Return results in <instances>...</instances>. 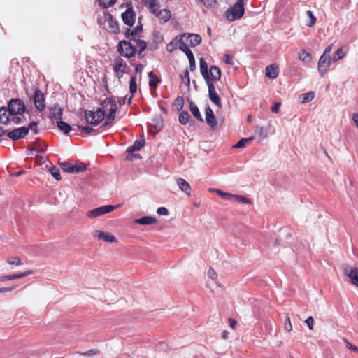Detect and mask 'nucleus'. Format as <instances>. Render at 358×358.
Listing matches in <instances>:
<instances>
[{
  "label": "nucleus",
  "mask_w": 358,
  "mask_h": 358,
  "mask_svg": "<svg viewBox=\"0 0 358 358\" xmlns=\"http://www.w3.org/2000/svg\"><path fill=\"white\" fill-rule=\"evenodd\" d=\"M200 71L208 88V97L211 102L219 108H222L221 99L217 93L214 83H211L210 74L206 62L203 58L200 59Z\"/></svg>",
  "instance_id": "nucleus-1"
},
{
  "label": "nucleus",
  "mask_w": 358,
  "mask_h": 358,
  "mask_svg": "<svg viewBox=\"0 0 358 358\" xmlns=\"http://www.w3.org/2000/svg\"><path fill=\"white\" fill-rule=\"evenodd\" d=\"M103 111L104 117L106 116V121L103 124V127L109 125L112 121L115 119L116 111L117 110V106L115 100L112 98H106L101 102V107L99 108Z\"/></svg>",
  "instance_id": "nucleus-2"
},
{
  "label": "nucleus",
  "mask_w": 358,
  "mask_h": 358,
  "mask_svg": "<svg viewBox=\"0 0 358 358\" xmlns=\"http://www.w3.org/2000/svg\"><path fill=\"white\" fill-rule=\"evenodd\" d=\"M98 23L100 26H103L113 34L120 32V27L117 20L110 13H104L103 16L98 17Z\"/></svg>",
  "instance_id": "nucleus-3"
},
{
  "label": "nucleus",
  "mask_w": 358,
  "mask_h": 358,
  "mask_svg": "<svg viewBox=\"0 0 358 358\" xmlns=\"http://www.w3.org/2000/svg\"><path fill=\"white\" fill-rule=\"evenodd\" d=\"M244 0H238L230 9L226 12V17L230 21L240 19L243 17L244 9Z\"/></svg>",
  "instance_id": "nucleus-4"
},
{
  "label": "nucleus",
  "mask_w": 358,
  "mask_h": 358,
  "mask_svg": "<svg viewBox=\"0 0 358 358\" xmlns=\"http://www.w3.org/2000/svg\"><path fill=\"white\" fill-rule=\"evenodd\" d=\"M113 69L115 76L120 80L124 74L129 72V67L122 57L117 56L113 60Z\"/></svg>",
  "instance_id": "nucleus-5"
},
{
  "label": "nucleus",
  "mask_w": 358,
  "mask_h": 358,
  "mask_svg": "<svg viewBox=\"0 0 358 358\" xmlns=\"http://www.w3.org/2000/svg\"><path fill=\"white\" fill-rule=\"evenodd\" d=\"M119 53L126 58H131L136 53V48L131 41L126 40L120 41L117 45Z\"/></svg>",
  "instance_id": "nucleus-6"
},
{
  "label": "nucleus",
  "mask_w": 358,
  "mask_h": 358,
  "mask_svg": "<svg viewBox=\"0 0 358 358\" xmlns=\"http://www.w3.org/2000/svg\"><path fill=\"white\" fill-rule=\"evenodd\" d=\"M84 117L87 123L97 125L104 120V114L103 111L99 108L95 111L85 110L84 111Z\"/></svg>",
  "instance_id": "nucleus-7"
},
{
  "label": "nucleus",
  "mask_w": 358,
  "mask_h": 358,
  "mask_svg": "<svg viewBox=\"0 0 358 358\" xmlns=\"http://www.w3.org/2000/svg\"><path fill=\"white\" fill-rule=\"evenodd\" d=\"M9 114L11 115H21L25 110V105L22 100L20 99H12L8 104Z\"/></svg>",
  "instance_id": "nucleus-8"
},
{
  "label": "nucleus",
  "mask_w": 358,
  "mask_h": 358,
  "mask_svg": "<svg viewBox=\"0 0 358 358\" xmlns=\"http://www.w3.org/2000/svg\"><path fill=\"white\" fill-rule=\"evenodd\" d=\"M61 169L66 173H78L86 170L87 166L83 162L76 164H71L69 162H59Z\"/></svg>",
  "instance_id": "nucleus-9"
},
{
  "label": "nucleus",
  "mask_w": 358,
  "mask_h": 358,
  "mask_svg": "<svg viewBox=\"0 0 358 358\" xmlns=\"http://www.w3.org/2000/svg\"><path fill=\"white\" fill-rule=\"evenodd\" d=\"M119 205L113 206V205H107L100 206L99 208L91 210L87 213V216L90 218H95L96 217L101 216L102 215L110 213L113 211L115 209L117 208Z\"/></svg>",
  "instance_id": "nucleus-10"
},
{
  "label": "nucleus",
  "mask_w": 358,
  "mask_h": 358,
  "mask_svg": "<svg viewBox=\"0 0 358 358\" xmlns=\"http://www.w3.org/2000/svg\"><path fill=\"white\" fill-rule=\"evenodd\" d=\"M345 275L350 278L351 282L358 287V267H352L348 264L343 265Z\"/></svg>",
  "instance_id": "nucleus-11"
},
{
  "label": "nucleus",
  "mask_w": 358,
  "mask_h": 358,
  "mask_svg": "<svg viewBox=\"0 0 358 358\" xmlns=\"http://www.w3.org/2000/svg\"><path fill=\"white\" fill-rule=\"evenodd\" d=\"M331 64L330 58L328 55H321L317 63V69L321 75L323 76L328 71Z\"/></svg>",
  "instance_id": "nucleus-12"
},
{
  "label": "nucleus",
  "mask_w": 358,
  "mask_h": 358,
  "mask_svg": "<svg viewBox=\"0 0 358 358\" xmlns=\"http://www.w3.org/2000/svg\"><path fill=\"white\" fill-rule=\"evenodd\" d=\"M29 133V128L22 127L7 132V136L13 141L24 138Z\"/></svg>",
  "instance_id": "nucleus-13"
},
{
  "label": "nucleus",
  "mask_w": 358,
  "mask_h": 358,
  "mask_svg": "<svg viewBox=\"0 0 358 358\" xmlns=\"http://www.w3.org/2000/svg\"><path fill=\"white\" fill-rule=\"evenodd\" d=\"M34 103L38 111H43L45 108V96L40 90H36L34 92Z\"/></svg>",
  "instance_id": "nucleus-14"
},
{
  "label": "nucleus",
  "mask_w": 358,
  "mask_h": 358,
  "mask_svg": "<svg viewBox=\"0 0 358 358\" xmlns=\"http://www.w3.org/2000/svg\"><path fill=\"white\" fill-rule=\"evenodd\" d=\"M121 17L124 24L131 27L135 22L136 13L131 6L122 13Z\"/></svg>",
  "instance_id": "nucleus-15"
},
{
  "label": "nucleus",
  "mask_w": 358,
  "mask_h": 358,
  "mask_svg": "<svg viewBox=\"0 0 358 358\" xmlns=\"http://www.w3.org/2000/svg\"><path fill=\"white\" fill-rule=\"evenodd\" d=\"M205 117L206 124L213 129H215L217 125V119L214 113L210 106L205 109Z\"/></svg>",
  "instance_id": "nucleus-16"
},
{
  "label": "nucleus",
  "mask_w": 358,
  "mask_h": 358,
  "mask_svg": "<svg viewBox=\"0 0 358 358\" xmlns=\"http://www.w3.org/2000/svg\"><path fill=\"white\" fill-rule=\"evenodd\" d=\"M94 236L99 240H103L106 242L113 243L117 242V239L111 233L104 232L100 230H96L94 232Z\"/></svg>",
  "instance_id": "nucleus-17"
},
{
  "label": "nucleus",
  "mask_w": 358,
  "mask_h": 358,
  "mask_svg": "<svg viewBox=\"0 0 358 358\" xmlns=\"http://www.w3.org/2000/svg\"><path fill=\"white\" fill-rule=\"evenodd\" d=\"M210 72V80L211 83H213L215 81H218L221 78L222 72L219 67L216 66H211L209 69Z\"/></svg>",
  "instance_id": "nucleus-18"
},
{
  "label": "nucleus",
  "mask_w": 358,
  "mask_h": 358,
  "mask_svg": "<svg viewBox=\"0 0 358 358\" xmlns=\"http://www.w3.org/2000/svg\"><path fill=\"white\" fill-rule=\"evenodd\" d=\"M266 76L274 79L278 76V66L276 64H270L266 67L265 69Z\"/></svg>",
  "instance_id": "nucleus-19"
},
{
  "label": "nucleus",
  "mask_w": 358,
  "mask_h": 358,
  "mask_svg": "<svg viewBox=\"0 0 358 358\" xmlns=\"http://www.w3.org/2000/svg\"><path fill=\"white\" fill-rule=\"evenodd\" d=\"M176 182L182 192H185L188 196L191 194V186L183 178H178L177 179Z\"/></svg>",
  "instance_id": "nucleus-20"
},
{
  "label": "nucleus",
  "mask_w": 358,
  "mask_h": 358,
  "mask_svg": "<svg viewBox=\"0 0 358 358\" xmlns=\"http://www.w3.org/2000/svg\"><path fill=\"white\" fill-rule=\"evenodd\" d=\"M8 108L6 107L0 108V124H8L10 122Z\"/></svg>",
  "instance_id": "nucleus-21"
},
{
  "label": "nucleus",
  "mask_w": 358,
  "mask_h": 358,
  "mask_svg": "<svg viewBox=\"0 0 358 358\" xmlns=\"http://www.w3.org/2000/svg\"><path fill=\"white\" fill-rule=\"evenodd\" d=\"M157 219L154 217L144 216L134 220V222L141 225H150L157 222Z\"/></svg>",
  "instance_id": "nucleus-22"
},
{
  "label": "nucleus",
  "mask_w": 358,
  "mask_h": 358,
  "mask_svg": "<svg viewBox=\"0 0 358 358\" xmlns=\"http://www.w3.org/2000/svg\"><path fill=\"white\" fill-rule=\"evenodd\" d=\"M144 139L136 140L131 146H129L127 148V152L128 153H132L134 151H138L144 146Z\"/></svg>",
  "instance_id": "nucleus-23"
},
{
  "label": "nucleus",
  "mask_w": 358,
  "mask_h": 358,
  "mask_svg": "<svg viewBox=\"0 0 358 358\" xmlns=\"http://www.w3.org/2000/svg\"><path fill=\"white\" fill-rule=\"evenodd\" d=\"M189 110L196 119L200 122H203V119L200 113L199 108L192 101H189Z\"/></svg>",
  "instance_id": "nucleus-24"
},
{
  "label": "nucleus",
  "mask_w": 358,
  "mask_h": 358,
  "mask_svg": "<svg viewBox=\"0 0 358 358\" xmlns=\"http://www.w3.org/2000/svg\"><path fill=\"white\" fill-rule=\"evenodd\" d=\"M148 8L150 13H153L157 17V13L161 10L160 6L157 0H148Z\"/></svg>",
  "instance_id": "nucleus-25"
},
{
  "label": "nucleus",
  "mask_w": 358,
  "mask_h": 358,
  "mask_svg": "<svg viewBox=\"0 0 358 358\" xmlns=\"http://www.w3.org/2000/svg\"><path fill=\"white\" fill-rule=\"evenodd\" d=\"M171 17V13L168 9H162L159 13H157V17L159 20L163 22H168Z\"/></svg>",
  "instance_id": "nucleus-26"
},
{
  "label": "nucleus",
  "mask_w": 358,
  "mask_h": 358,
  "mask_svg": "<svg viewBox=\"0 0 358 358\" xmlns=\"http://www.w3.org/2000/svg\"><path fill=\"white\" fill-rule=\"evenodd\" d=\"M179 41V49L183 50L184 47L186 46L187 48L190 47L189 39L188 37V34H184L178 36Z\"/></svg>",
  "instance_id": "nucleus-27"
},
{
  "label": "nucleus",
  "mask_w": 358,
  "mask_h": 358,
  "mask_svg": "<svg viewBox=\"0 0 358 358\" xmlns=\"http://www.w3.org/2000/svg\"><path fill=\"white\" fill-rule=\"evenodd\" d=\"M148 77H149V86L152 89H156L158 83L160 81L159 78L155 74H154V73L152 71H150L148 73Z\"/></svg>",
  "instance_id": "nucleus-28"
},
{
  "label": "nucleus",
  "mask_w": 358,
  "mask_h": 358,
  "mask_svg": "<svg viewBox=\"0 0 358 358\" xmlns=\"http://www.w3.org/2000/svg\"><path fill=\"white\" fill-rule=\"evenodd\" d=\"M189 39L190 47H195L200 44L201 42V37L199 34H188Z\"/></svg>",
  "instance_id": "nucleus-29"
},
{
  "label": "nucleus",
  "mask_w": 358,
  "mask_h": 358,
  "mask_svg": "<svg viewBox=\"0 0 358 358\" xmlns=\"http://www.w3.org/2000/svg\"><path fill=\"white\" fill-rule=\"evenodd\" d=\"M210 191H213V192H216L217 195H219L220 197H222V199H224L225 200L230 201L234 199V194H229L227 192H224L220 189H210Z\"/></svg>",
  "instance_id": "nucleus-30"
},
{
  "label": "nucleus",
  "mask_w": 358,
  "mask_h": 358,
  "mask_svg": "<svg viewBox=\"0 0 358 358\" xmlns=\"http://www.w3.org/2000/svg\"><path fill=\"white\" fill-rule=\"evenodd\" d=\"M57 125L58 128L59 129V130H61L66 134H69L70 132V131L71 130V127L65 122L58 121L57 122Z\"/></svg>",
  "instance_id": "nucleus-31"
},
{
  "label": "nucleus",
  "mask_w": 358,
  "mask_h": 358,
  "mask_svg": "<svg viewBox=\"0 0 358 358\" xmlns=\"http://www.w3.org/2000/svg\"><path fill=\"white\" fill-rule=\"evenodd\" d=\"M125 36L129 40L133 41L134 42L139 41L141 37V35L138 34L137 33H136L133 31H130L129 29H128L125 32Z\"/></svg>",
  "instance_id": "nucleus-32"
},
{
  "label": "nucleus",
  "mask_w": 358,
  "mask_h": 358,
  "mask_svg": "<svg viewBox=\"0 0 358 358\" xmlns=\"http://www.w3.org/2000/svg\"><path fill=\"white\" fill-rule=\"evenodd\" d=\"M136 43V52H138V55H141L143 51H144L146 49L147 44L144 40L140 39L139 41H137Z\"/></svg>",
  "instance_id": "nucleus-33"
},
{
  "label": "nucleus",
  "mask_w": 358,
  "mask_h": 358,
  "mask_svg": "<svg viewBox=\"0 0 358 358\" xmlns=\"http://www.w3.org/2000/svg\"><path fill=\"white\" fill-rule=\"evenodd\" d=\"M179 48L178 36H176L169 44L166 45V49L169 52H172L176 48Z\"/></svg>",
  "instance_id": "nucleus-34"
},
{
  "label": "nucleus",
  "mask_w": 358,
  "mask_h": 358,
  "mask_svg": "<svg viewBox=\"0 0 358 358\" xmlns=\"http://www.w3.org/2000/svg\"><path fill=\"white\" fill-rule=\"evenodd\" d=\"M78 129L80 132H85L87 135H90V134H91L92 133H94V134H97V133H98L96 129H94L92 127H89V126H86V127H85V126H78Z\"/></svg>",
  "instance_id": "nucleus-35"
},
{
  "label": "nucleus",
  "mask_w": 358,
  "mask_h": 358,
  "mask_svg": "<svg viewBox=\"0 0 358 358\" xmlns=\"http://www.w3.org/2000/svg\"><path fill=\"white\" fill-rule=\"evenodd\" d=\"M299 58L303 62H308L311 60V55L305 50H301L299 52Z\"/></svg>",
  "instance_id": "nucleus-36"
},
{
  "label": "nucleus",
  "mask_w": 358,
  "mask_h": 358,
  "mask_svg": "<svg viewBox=\"0 0 358 358\" xmlns=\"http://www.w3.org/2000/svg\"><path fill=\"white\" fill-rule=\"evenodd\" d=\"M129 91L132 95L137 91L136 77L135 76H132L131 77L129 82Z\"/></svg>",
  "instance_id": "nucleus-37"
},
{
  "label": "nucleus",
  "mask_w": 358,
  "mask_h": 358,
  "mask_svg": "<svg viewBox=\"0 0 358 358\" xmlns=\"http://www.w3.org/2000/svg\"><path fill=\"white\" fill-rule=\"evenodd\" d=\"M197 3L203 6L206 8H213L216 4V0H196Z\"/></svg>",
  "instance_id": "nucleus-38"
},
{
  "label": "nucleus",
  "mask_w": 358,
  "mask_h": 358,
  "mask_svg": "<svg viewBox=\"0 0 358 358\" xmlns=\"http://www.w3.org/2000/svg\"><path fill=\"white\" fill-rule=\"evenodd\" d=\"M7 263L10 265L20 266L23 264L22 261L18 257H10L7 259Z\"/></svg>",
  "instance_id": "nucleus-39"
},
{
  "label": "nucleus",
  "mask_w": 358,
  "mask_h": 358,
  "mask_svg": "<svg viewBox=\"0 0 358 358\" xmlns=\"http://www.w3.org/2000/svg\"><path fill=\"white\" fill-rule=\"evenodd\" d=\"M189 115L187 111H182L179 115V122L182 124H186L189 122Z\"/></svg>",
  "instance_id": "nucleus-40"
},
{
  "label": "nucleus",
  "mask_w": 358,
  "mask_h": 358,
  "mask_svg": "<svg viewBox=\"0 0 358 358\" xmlns=\"http://www.w3.org/2000/svg\"><path fill=\"white\" fill-rule=\"evenodd\" d=\"M254 139L253 137H250L247 138H241L238 141V143L234 146L236 148H241L245 146L246 143L250 142Z\"/></svg>",
  "instance_id": "nucleus-41"
},
{
  "label": "nucleus",
  "mask_w": 358,
  "mask_h": 358,
  "mask_svg": "<svg viewBox=\"0 0 358 358\" xmlns=\"http://www.w3.org/2000/svg\"><path fill=\"white\" fill-rule=\"evenodd\" d=\"M233 199L236 201L241 202L243 203H251V200L250 199L241 195L234 194Z\"/></svg>",
  "instance_id": "nucleus-42"
},
{
  "label": "nucleus",
  "mask_w": 358,
  "mask_h": 358,
  "mask_svg": "<svg viewBox=\"0 0 358 358\" xmlns=\"http://www.w3.org/2000/svg\"><path fill=\"white\" fill-rule=\"evenodd\" d=\"M49 171L50 173H51V175L57 180H60L62 179V177H61V175H60V171L59 170L55 167V166H53V167H51L50 169H49Z\"/></svg>",
  "instance_id": "nucleus-43"
},
{
  "label": "nucleus",
  "mask_w": 358,
  "mask_h": 358,
  "mask_svg": "<svg viewBox=\"0 0 358 358\" xmlns=\"http://www.w3.org/2000/svg\"><path fill=\"white\" fill-rule=\"evenodd\" d=\"M117 0H99V4L105 8L113 6Z\"/></svg>",
  "instance_id": "nucleus-44"
},
{
  "label": "nucleus",
  "mask_w": 358,
  "mask_h": 358,
  "mask_svg": "<svg viewBox=\"0 0 358 358\" xmlns=\"http://www.w3.org/2000/svg\"><path fill=\"white\" fill-rule=\"evenodd\" d=\"M181 78H182V80L184 83V84L186 86L189 87V85H190V78H189V71H188L187 69H186L184 71L183 75L181 76Z\"/></svg>",
  "instance_id": "nucleus-45"
},
{
  "label": "nucleus",
  "mask_w": 358,
  "mask_h": 358,
  "mask_svg": "<svg viewBox=\"0 0 358 358\" xmlns=\"http://www.w3.org/2000/svg\"><path fill=\"white\" fill-rule=\"evenodd\" d=\"M306 15L310 19V22L308 24V26L309 27H313L316 22V17L314 16L313 12L310 10H308L306 12Z\"/></svg>",
  "instance_id": "nucleus-46"
},
{
  "label": "nucleus",
  "mask_w": 358,
  "mask_h": 358,
  "mask_svg": "<svg viewBox=\"0 0 358 358\" xmlns=\"http://www.w3.org/2000/svg\"><path fill=\"white\" fill-rule=\"evenodd\" d=\"M314 96H315V94H314V92H313L303 94L302 102L307 103V102L311 101L313 99Z\"/></svg>",
  "instance_id": "nucleus-47"
},
{
  "label": "nucleus",
  "mask_w": 358,
  "mask_h": 358,
  "mask_svg": "<svg viewBox=\"0 0 358 358\" xmlns=\"http://www.w3.org/2000/svg\"><path fill=\"white\" fill-rule=\"evenodd\" d=\"M174 104L177 107L178 110H181L184 106L183 98L182 96H178L175 100Z\"/></svg>",
  "instance_id": "nucleus-48"
},
{
  "label": "nucleus",
  "mask_w": 358,
  "mask_h": 358,
  "mask_svg": "<svg viewBox=\"0 0 358 358\" xmlns=\"http://www.w3.org/2000/svg\"><path fill=\"white\" fill-rule=\"evenodd\" d=\"M182 52H184L186 55L188 57V59L189 61H191L192 59H194V54L192 53V52L189 50V48L185 46L184 47V49L183 50H181Z\"/></svg>",
  "instance_id": "nucleus-49"
},
{
  "label": "nucleus",
  "mask_w": 358,
  "mask_h": 358,
  "mask_svg": "<svg viewBox=\"0 0 358 358\" xmlns=\"http://www.w3.org/2000/svg\"><path fill=\"white\" fill-rule=\"evenodd\" d=\"M182 52H184L186 55L188 57V59L189 61H191L192 59H194V54L192 53V52L189 50V48L185 46L184 47V49L183 50H181Z\"/></svg>",
  "instance_id": "nucleus-50"
},
{
  "label": "nucleus",
  "mask_w": 358,
  "mask_h": 358,
  "mask_svg": "<svg viewBox=\"0 0 358 358\" xmlns=\"http://www.w3.org/2000/svg\"><path fill=\"white\" fill-rule=\"evenodd\" d=\"M345 53L343 52V48H338L334 53V59L336 60L342 59L345 56Z\"/></svg>",
  "instance_id": "nucleus-51"
},
{
  "label": "nucleus",
  "mask_w": 358,
  "mask_h": 358,
  "mask_svg": "<svg viewBox=\"0 0 358 358\" xmlns=\"http://www.w3.org/2000/svg\"><path fill=\"white\" fill-rule=\"evenodd\" d=\"M27 128H29V130L33 131V132L34 134H37L38 133V124H37V122H36L34 121L31 122L29 124V126Z\"/></svg>",
  "instance_id": "nucleus-52"
},
{
  "label": "nucleus",
  "mask_w": 358,
  "mask_h": 358,
  "mask_svg": "<svg viewBox=\"0 0 358 358\" xmlns=\"http://www.w3.org/2000/svg\"><path fill=\"white\" fill-rule=\"evenodd\" d=\"M285 329L287 331L289 332L292 329V325L290 321V318L288 315H287L285 322Z\"/></svg>",
  "instance_id": "nucleus-53"
},
{
  "label": "nucleus",
  "mask_w": 358,
  "mask_h": 358,
  "mask_svg": "<svg viewBox=\"0 0 358 358\" xmlns=\"http://www.w3.org/2000/svg\"><path fill=\"white\" fill-rule=\"evenodd\" d=\"M32 273H33L32 271L29 270V271H27L24 272V273H17V274H13L14 280L26 277V276H27V275H29L30 274H32Z\"/></svg>",
  "instance_id": "nucleus-54"
},
{
  "label": "nucleus",
  "mask_w": 358,
  "mask_h": 358,
  "mask_svg": "<svg viewBox=\"0 0 358 358\" xmlns=\"http://www.w3.org/2000/svg\"><path fill=\"white\" fill-rule=\"evenodd\" d=\"M305 322L306 324H307V326L308 327V328L312 330L313 329V326H314V319L312 316H310L308 317L306 320H305Z\"/></svg>",
  "instance_id": "nucleus-55"
},
{
  "label": "nucleus",
  "mask_w": 358,
  "mask_h": 358,
  "mask_svg": "<svg viewBox=\"0 0 358 358\" xmlns=\"http://www.w3.org/2000/svg\"><path fill=\"white\" fill-rule=\"evenodd\" d=\"M224 62L227 64L233 65L234 64V58L230 55H225L224 57Z\"/></svg>",
  "instance_id": "nucleus-56"
},
{
  "label": "nucleus",
  "mask_w": 358,
  "mask_h": 358,
  "mask_svg": "<svg viewBox=\"0 0 358 358\" xmlns=\"http://www.w3.org/2000/svg\"><path fill=\"white\" fill-rule=\"evenodd\" d=\"M157 213L159 215H168L169 210L165 207H160L157 210Z\"/></svg>",
  "instance_id": "nucleus-57"
},
{
  "label": "nucleus",
  "mask_w": 358,
  "mask_h": 358,
  "mask_svg": "<svg viewBox=\"0 0 358 358\" xmlns=\"http://www.w3.org/2000/svg\"><path fill=\"white\" fill-rule=\"evenodd\" d=\"M14 280L13 275H3L0 277V282H4L6 280Z\"/></svg>",
  "instance_id": "nucleus-58"
},
{
  "label": "nucleus",
  "mask_w": 358,
  "mask_h": 358,
  "mask_svg": "<svg viewBox=\"0 0 358 358\" xmlns=\"http://www.w3.org/2000/svg\"><path fill=\"white\" fill-rule=\"evenodd\" d=\"M208 275L211 279H215L217 278V273L212 268H210L208 270Z\"/></svg>",
  "instance_id": "nucleus-59"
},
{
  "label": "nucleus",
  "mask_w": 358,
  "mask_h": 358,
  "mask_svg": "<svg viewBox=\"0 0 358 358\" xmlns=\"http://www.w3.org/2000/svg\"><path fill=\"white\" fill-rule=\"evenodd\" d=\"M228 322L230 327L233 329H235L237 324L236 320L232 318H229Z\"/></svg>",
  "instance_id": "nucleus-60"
},
{
  "label": "nucleus",
  "mask_w": 358,
  "mask_h": 358,
  "mask_svg": "<svg viewBox=\"0 0 358 358\" xmlns=\"http://www.w3.org/2000/svg\"><path fill=\"white\" fill-rule=\"evenodd\" d=\"M346 347H347L349 350H352V351H353V352H358V348H357V346H355V345H354L351 344L350 343H348H348H347V344H346Z\"/></svg>",
  "instance_id": "nucleus-61"
},
{
  "label": "nucleus",
  "mask_w": 358,
  "mask_h": 358,
  "mask_svg": "<svg viewBox=\"0 0 358 358\" xmlns=\"http://www.w3.org/2000/svg\"><path fill=\"white\" fill-rule=\"evenodd\" d=\"M352 120L355 122L356 127L358 128V113H353L352 115Z\"/></svg>",
  "instance_id": "nucleus-62"
},
{
  "label": "nucleus",
  "mask_w": 358,
  "mask_h": 358,
  "mask_svg": "<svg viewBox=\"0 0 358 358\" xmlns=\"http://www.w3.org/2000/svg\"><path fill=\"white\" fill-rule=\"evenodd\" d=\"M196 69L195 59L189 61V69L191 71H194Z\"/></svg>",
  "instance_id": "nucleus-63"
},
{
  "label": "nucleus",
  "mask_w": 358,
  "mask_h": 358,
  "mask_svg": "<svg viewBox=\"0 0 358 358\" xmlns=\"http://www.w3.org/2000/svg\"><path fill=\"white\" fill-rule=\"evenodd\" d=\"M143 69V66L141 64H137L135 67V71L136 73H141Z\"/></svg>",
  "instance_id": "nucleus-64"
}]
</instances>
